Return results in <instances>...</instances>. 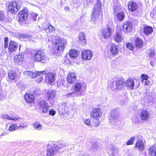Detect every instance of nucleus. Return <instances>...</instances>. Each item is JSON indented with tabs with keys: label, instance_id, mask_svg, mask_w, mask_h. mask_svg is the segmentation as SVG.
Wrapping results in <instances>:
<instances>
[{
	"label": "nucleus",
	"instance_id": "obj_1",
	"mask_svg": "<svg viewBox=\"0 0 156 156\" xmlns=\"http://www.w3.org/2000/svg\"><path fill=\"white\" fill-rule=\"evenodd\" d=\"M47 43L49 47H52L54 50L55 53H58V52L62 51L67 42L63 39L51 36Z\"/></svg>",
	"mask_w": 156,
	"mask_h": 156
},
{
	"label": "nucleus",
	"instance_id": "obj_2",
	"mask_svg": "<svg viewBox=\"0 0 156 156\" xmlns=\"http://www.w3.org/2000/svg\"><path fill=\"white\" fill-rule=\"evenodd\" d=\"M108 83L112 89L121 90L125 86V80L123 78L115 77L109 81Z\"/></svg>",
	"mask_w": 156,
	"mask_h": 156
},
{
	"label": "nucleus",
	"instance_id": "obj_3",
	"mask_svg": "<svg viewBox=\"0 0 156 156\" xmlns=\"http://www.w3.org/2000/svg\"><path fill=\"white\" fill-rule=\"evenodd\" d=\"M65 145L63 144H58L52 146L48 145L47 150V156H53L59 151H63L65 149Z\"/></svg>",
	"mask_w": 156,
	"mask_h": 156
},
{
	"label": "nucleus",
	"instance_id": "obj_4",
	"mask_svg": "<svg viewBox=\"0 0 156 156\" xmlns=\"http://www.w3.org/2000/svg\"><path fill=\"white\" fill-rule=\"evenodd\" d=\"M101 11V2L100 1H98L95 4L93 9L91 21L94 23L100 20L101 17L102 18V15L100 16V13Z\"/></svg>",
	"mask_w": 156,
	"mask_h": 156
},
{
	"label": "nucleus",
	"instance_id": "obj_5",
	"mask_svg": "<svg viewBox=\"0 0 156 156\" xmlns=\"http://www.w3.org/2000/svg\"><path fill=\"white\" fill-rule=\"evenodd\" d=\"M74 92L76 94V97H80L82 94L83 90L87 87V85L83 83L77 82L73 86Z\"/></svg>",
	"mask_w": 156,
	"mask_h": 156
},
{
	"label": "nucleus",
	"instance_id": "obj_6",
	"mask_svg": "<svg viewBox=\"0 0 156 156\" xmlns=\"http://www.w3.org/2000/svg\"><path fill=\"white\" fill-rule=\"evenodd\" d=\"M46 73V72L45 71L38 72L37 73V72L35 71L32 72L30 71H27L23 72V74L24 75H28L33 78L37 77L38 76H40L37 80V81L38 83L42 80L43 79L42 75L45 74Z\"/></svg>",
	"mask_w": 156,
	"mask_h": 156
},
{
	"label": "nucleus",
	"instance_id": "obj_7",
	"mask_svg": "<svg viewBox=\"0 0 156 156\" xmlns=\"http://www.w3.org/2000/svg\"><path fill=\"white\" fill-rule=\"evenodd\" d=\"M34 58L35 61L41 62L43 63H45L48 59L45 54L42 50L36 52L34 56Z\"/></svg>",
	"mask_w": 156,
	"mask_h": 156
},
{
	"label": "nucleus",
	"instance_id": "obj_8",
	"mask_svg": "<svg viewBox=\"0 0 156 156\" xmlns=\"http://www.w3.org/2000/svg\"><path fill=\"white\" fill-rule=\"evenodd\" d=\"M21 3L20 2H11L7 5L8 10L11 13H15L20 10Z\"/></svg>",
	"mask_w": 156,
	"mask_h": 156
},
{
	"label": "nucleus",
	"instance_id": "obj_9",
	"mask_svg": "<svg viewBox=\"0 0 156 156\" xmlns=\"http://www.w3.org/2000/svg\"><path fill=\"white\" fill-rule=\"evenodd\" d=\"M119 117V111L118 109L115 108L112 110L111 112V116L109 122L112 125L116 122Z\"/></svg>",
	"mask_w": 156,
	"mask_h": 156
},
{
	"label": "nucleus",
	"instance_id": "obj_10",
	"mask_svg": "<svg viewBox=\"0 0 156 156\" xmlns=\"http://www.w3.org/2000/svg\"><path fill=\"white\" fill-rule=\"evenodd\" d=\"M139 116L141 120L146 121L150 118V113L146 109H143L140 112Z\"/></svg>",
	"mask_w": 156,
	"mask_h": 156
},
{
	"label": "nucleus",
	"instance_id": "obj_11",
	"mask_svg": "<svg viewBox=\"0 0 156 156\" xmlns=\"http://www.w3.org/2000/svg\"><path fill=\"white\" fill-rule=\"evenodd\" d=\"M39 110L43 113H47L48 111L49 106L45 100L39 101L38 102Z\"/></svg>",
	"mask_w": 156,
	"mask_h": 156
},
{
	"label": "nucleus",
	"instance_id": "obj_12",
	"mask_svg": "<svg viewBox=\"0 0 156 156\" xmlns=\"http://www.w3.org/2000/svg\"><path fill=\"white\" fill-rule=\"evenodd\" d=\"M112 29L107 25L106 28H103L101 30V35L105 39H107L111 36Z\"/></svg>",
	"mask_w": 156,
	"mask_h": 156
},
{
	"label": "nucleus",
	"instance_id": "obj_13",
	"mask_svg": "<svg viewBox=\"0 0 156 156\" xmlns=\"http://www.w3.org/2000/svg\"><path fill=\"white\" fill-rule=\"evenodd\" d=\"M27 10L25 9H23L19 13L17 20L18 21L25 20L27 19Z\"/></svg>",
	"mask_w": 156,
	"mask_h": 156
},
{
	"label": "nucleus",
	"instance_id": "obj_14",
	"mask_svg": "<svg viewBox=\"0 0 156 156\" xmlns=\"http://www.w3.org/2000/svg\"><path fill=\"white\" fill-rule=\"evenodd\" d=\"M76 74L73 72H69L66 78L67 83L70 84H72L76 80Z\"/></svg>",
	"mask_w": 156,
	"mask_h": 156
},
{
	"label": "nucleus",
	"instance_id": "obj_15",
	"mask_svg": "<svg viewBox=\"0 0 156 156\" xmlns=\"http://www.w3.org/2000/svg\"><path fill=\"white\" fill-rule=\"evenodd\" d=\"M133 29V24L132 22L127 21L125 22L122 26V30L126 33L130 31Z\"/></svg>",
	"mask_w": 156,
	"mask_h": 156
},
{
	"label": "nucleus",
	"instance_id": "obj_16",
	"mask_svg": "<svg viewBox=\"0 0 156 156\" xmlns=\"http://www.w3.org/2000/svg\"><path fill=\"white\" fill-rule=\"evenodd\" d=\"M92 56L93 53L90 50H85L82 51V56L83 59L90 60Z\"/></svg>",
	"mask_w": 156,
	"mask_h": 156
},
{
	"label": "nucleus",
	"instance_id": "obj_17",
	"mask_svg": "<svg viewBox=\"0 0 156 156\" xmlns=\"http://www.w3.org/2000/svg\"><path fill=\"white\" fill-rule=\"evenodd\" d=\"M24 58V55L23 53H20L15 56L14 58V61L19 65H21Z\"/></svg>",
	"mask_w": 156,
	"mask_h": 156
},
{
	"label": "nucleus",
	"instance_id": "obj_18",
	"mask_svg": "<svg viewBox=\"0 0 156 156\" xmlns=\"http://www.w3.org/2000/svg\"><path fill=\"white\" fill-rule=\"evenodd\" d=\"M8 49L9 52L12 53L16 51L18 48V44L14 41H11L9 44Z\"/></svg>",
	"mask_w": 156,
	"mask_h": 156
},
{
	"label": "nucleus",
	"instance_id": "obj_19",
	"mask_svg": "<svg viewBox=\"0 0 156 156\" xmlns=\"http://www.w3.org/2000/svg\"><path fill=\"white\" fill-rule=\"evenodd\" d=\"M55 74L52 73H49L45 75V78L46 81H48V83L51 85L55 80Z\"/></svg>",
	"mask_w": 156,
	"mask_h": 156
},
{
	"label": "nucleus",
	"instance_id": "obj_20",
	"mask_svg": "<svg viewBox=\"0 0 156 156\" xmlns=\"http://www.w3.org/2000/svg\"><path fill=\"white\" fill-rule=\"evenodd\" d=\"M119 153L118 149L112 145L110 146V148L108 151L110 156H116Z\"/></svg>",
	"mask_w": 156,
	"mask_h": 156
},
{
	"label": "nucleus",
	"instance_id": "obj_21",
	"mask_svg": "<svg viewBox=\"0 0 156 156\" xmlns=\"http://www.w3.org/2000/svg\"><path fill=\"white\" fill-rule=\"evenodd\" d=\"M101 115V110L99 108L94 109L91 113V117L95 119H99Z\"/></svg>",
	"mask_w": 156,
	"mask_h": 156
},
{
	"label": "nucleus",
	"instance_id": "obj_22",
	"mask_svg": "<svg viewBox=\"0 0 156 156\" xmlns=\"http://www.w3.org/2000/svg\"><path fill=\"white\" fill-rule=\"evenodd\" d=\"M138 7V5L136 2L130 1L128 3V8L130 11L132 12L136 11Z\"/></svg>",
	"mask_w": 156,
	"mask_h": 156
},
{
	"label": "nucleus",
	"instance_id": "obj_23",
	"mask_svg": "<svg viewBox=\"0 0 156 156\" xmlns=\"http://www.w3.org/2000/svg\"><path fill=\"white\" fill-rule=\"evenodd\" d=\"M8 75V77L10 79L14 80L15 81H17L19 79V76L17 75L16 73L14 71H9Z\"/></svg>",
	"mask_w": 156,
	"mask_h": 156
},
{
	"label": "nucleus",
	"instance_id": "obj_24",
	"mask_svg": "<svg viewBox=\"0 0 156 156\" xmlns=\"http://www.w3.org/2000/svg\"><path fill=\"white\" fill-rule=\"evenodd\" d=\"M118 46L114 44L110 45V51L111 54L113 56L117 55L119 52Z\"/></svg>",
	"mask_w": 156,
	"mask_h": 156
},
{
	"label": "nucleus",
	"instance_id": "obj_25",
	"mask_svg": "<svg viewBox=\"0 0 156 156\" xmlns=\"http://www.w3.org/2000/svg\"><path fill=\"white\" fill-rule=\"evenodd\" d=\"M136 140L135 147H138L140 151H143L145 147L144 142L142 140L140 139L138 136V138Z\"/></svg>",
	"mask_w": 156,
	"mask_h": 156
},
{
	"label": "nucleus",
	"instance_id": "obj_26",
	"mask_svg": "<svg viewBox=\"0 0 156 156\" xmlns=\"http://www.w3.org/2000/svg\"><path fill=\"white\" fill-rule=\"evenodd\" d=\"M125 84L129 89L133 90L134 86V80L133 78L128 79L126 82Z\"/></svg>",
	"mask_w": 156,
	"mask_h": 156
},
{
	"label": "nucleus",
	"instance_id": "obj_27",
	"mask_svg": "<svg viewBox=\"0 0 156 156\" xmlns=\"http://www.w3.org/2000/svg\"><path fill=\"white\" fill-rule=\"evenodd\" d=\"M143 32L147 35L151 34L153 31L152 27L150 26H145L143 28Z\"/></svg>",
	"mask_w": 156,
	"mask_h": 156
},
{
	"label": "nucleus",
	"instance_id": "obj_28",
	"mask_svg": "<svg viewBox=\"0 0 156 156\" xmlns=\"http://www.w3.org/2000/svg\"><path fill=\"white\" fill-rule=\"evenodd\" d=\"M135 46L138 48H141L143 45V41L139 37L136 38L135 40Z\"/></svg>",
	"mask_w": 156,
	"mask_h": 156
},
{
	"label": "nucleus",
	"instance_id": "obj_29",
	"mask_svg": "<svg viewBox=\"0 0 156 156\" xmlns=\"http://www.w3.org/2000/svg\"><path fill=\"white\" fill-rule=\"evenodd\" d=\"M1 118L3 119H6L9 120H13L14 121L19 120L20 119V117H11L6 114H2L1 115Z\"/></svg>",
	"mask_w": 156,
	"mask_h": 156
},
{
	"label": "nucleus",
	"instance_id": "obj_30",
	"mask_svg": "<svg viewBox=\"0 0 156 156\" xmlns=\"http://www.w3.org/2000/svg\"><path fill=\"white\" fill-rule=\"evenodd\" d=\"M56 92L52 90H48L47 93V96L49 99H53L55 97Z\"/></svg>",
	"mask_w": 156,
	"mask_h": 156
},
{
	"label": "nucleus",
	"instance_id": "obj_31",
	"mask_svg": "<svg viewBox=\"0 0 156 156\" xmlns=\"http://www.w3.org/2000/svg\"><path fill=\"white\" fill-rule=\"evenodd\" d=\"M24 98L27 102L30 103L33 102L34 100V97L31 94H26L24 96Z\"/></svg>",
	"mask_w": 156,
	"mask_h": 156
},
{
	"label": "nucleus",
	"instance_id": "obj_32",
	"mask_svg": "<svg viewBox=\"0 0 156 156\" xmlns=\"http://www.w3.org/2000/svg\"><path fill=\"white\" fill-rule=\"evenodd\" d=\"M114 37V40L117 42H121L123 39L121 34L119 32H116Z\"/></svg>",
	"mask_w": 156,
	"mask_h": 156
},
{
	"label": "nucleus",
	"instance_id": "obj_33",
	"mask_svg": "<svg viewBox=\"0 0 156 156\" xmlns=\"http://www.w3.org/2000/svg\"><path fill=\"white\" fill-rule=\"evenodd\" d=\"M78 38L79 41L82 42V44H86L85 36L84 33L81 32L79 34Z\"/></svg>",
	"mask_w": 156,
	"mask_h": 156
},
{
	"label": "nucleus",
	"instance_id": "obj_34",
	"mask_svg": "<svg viewBox=\"0 0 156 156\" xmlns=\"http://www.w3.org/2000/svg\"><path fill=\"white\" fill-rule=\"evenodd\" d=\"M78 51L76 50H71L69 52V57L73 59L76 58L78 55Z\"/></svg>",
	"mask_w": 156,
	"mask_h": 156
},
{
	"label": "nucleus",
	"instance_id": "obj_35",
	"mask_svg": "<svg viewBox=\"0 0 156 156\" xmlns=\"http://www.w3.org/2000/svg\"><path fill=\"white\" fill-rule=\"evenodd\" d=\"M20 37L24 41H27L28 40H30L32 38V37L30 34H21Z\"/></svg>",
	"mask_w": 156,
	"mask_h": 156
},
{
	"label": "nucleus",
	"instance_id": "obj_36",
	"mask_svg": "<svg viewBox=\"0 0 156 156\" xmlns=\"http://www.w3.org/2000/svg\"><path fill=\"white\" fill-rule=\"evenodd\" d=\"M149 150V154L150 155L152 156H155V153L156 152V147L154 146L150 147Z\"/></svg>",
	"mask_w": 156,
	"mask_h": 156
},
{
	"label": "nucleus",
	"instance_id": "obj_37",
	"mask_svg": "<svg viewBox=\"0 0 156 156\" xmlns=\"http://www.w3.org/2000/svg\"><path fill=\"white\" fill-rule=\"evenodd\" d=\"M118 20L120 21H122L125 18L124 13L123 12H119L116 15Z\"/></svg>",
	"mask_w": 156,
	"mask_h": 156
},
{
	"label": "nucleus",
	"instance_id": "obj_38",
	"mask_svg": "<svg viewBox=\"0 0 156 156\" xmlns=\"http://www.w3.org/2000/svg\"><path fill=\"white\" fill-rule=\"evenodd\" d=\"M138 138V136H136L131 138L129 140L127 141L126 144L128 145H132L133 144L134 141Z\"/></svg>",
	"mask_w": 156,
	"mask_h": 156
},
{
	"label": "nucleus",
	"instance_id": "obj_39",
	"mask_svg": "<svg viewBox=\"0 0 156 156\" xmlns=\"http://www.w3.org/2000/svg\"><path fill=\"white\" fill-rule=\"evenodd\" d=\"M34 126L35 129L37 130H40L42 129L41 124L38 122L35 123L34 124Z\"/></svg>",
	"mask_w": 156,
	"mask_h": 156
},
{
	"label": "nucleus",
	"instance_id": "obj_40",
	"mask_svg": "<svg viewBox=\"0 0 156 156\" xmlns=\"http://www.w3.org/2000/svg\"><path fill=\"white\" fill-rule=\"evenodd\" d=\"M18 128V126L16 124L12 123L9 127V131H12Z\"/></svg>",
	"mask_w": 156,
	"mask_h": 156
},
{
	"label": "nucleus",
	"instance_id": "obj_41",
	"mask_svg": "<svg viewBox=\"0 0 156 156\" xmlns=\"http://www.w3.org/2000/svg\"><path fill=\"white\" fill-rule=\"evenodd\" d=\"M99 146L96 143H93L91 146V149L95 151L99 149Z\"/></svg>",
	"mask_w": 156,
	"mask_h": 156
},
{
	"label": "nucleus",
	"instance_id": "obj_42",
	"mask_svg": "<svg viewBox=\"0 0 156 156\" xmlns=\"http://www.w3.org/2000/svg\"><path fill=\"white\" fill-rule=\"evenodd\" d=\"M155 54V51L154 50L152 49H150L149 50L148 54V56L149 57L153 58Z\"/></svg>",
	"mask_w": 156,
	"mask_h": 156
},
{
	"label": "nucleus",
	"instance_id": "obj_43",
	"mask_svg": "<svg viewBox=\"0 0 156 156\" xmlns=\"http://www.w3.org/2000/svg\"><path fill=\"white\" fill-rule=\"evenodd\" d=\"M5 13L2 11H0V21L4 20L5 18Z\"/></svg>",
	"mask_w": 156,
	"mask_h": 156
},
{
	"label": "nucleus",
	"instance_id": "obj_44",
	"mask_svg": "<svg viewBox=\"0 0 156 156\" xmlns=\"http://www.w3.org/2000/svg\"><path fill=\"white\" fill-rule=\"evenodd\" d=\"M126 46L127 48L131 51L133 50L134 49V47L132 44L129 42L126 44Z\"/></svg>",
	"mask_w": 156,
	"mask_h": 156
},
{
	"label": "nucleus",
	"instance_id": "obj_45",
	"mask_svg": "<svg viewBox=\"0 0 156 156\" xmlns=\"http://www.w3.org/2000/svg\"><path fill=\"white\" fill-rule=\"evenodd\" d=\"M74 96H76V94L74 92L68 93L65 95L66 97L68 98L73 97Z\"/></svg>",
	"mask_w": 156,
	"mask_h": 156
},
{
	"label": "nucleus",
	"instance_id": "obj_46",
	"mask_svg": "<svg viewBox=\"0 0 156 156\" xmlns=\"http://www.w3.org/2000/svg\"><path fill=\"white\" fill-rule=\"evenodd\" d=\"M83 121L85 125L88 126H90V119H84L83 120Z\"/></svg>",
	"mask_w": 156,
	"mask_h": 156
},
{
	"label": "nucleus",
	"instance_id": "obj_47",
	"mask_svg": "<svg viewBox=\"0 0 156 156\" xmlns=\"http://www.w3.org/2000/svg\"><path fill=\"white\" fill-rule=\"evenodd\" d=\"M48 29L49 32H52L55 30V28L51 25H50L48 26V28H47L46 31H47Z\"/></svg>",
	"mask_w": 156,
	"mask_h": 156
},
{
	"label": "nucleus",
	"instance_id": "obj_48",
	"mask_svg": "<svg viewBox=\"0 0 156 156\" xmlns=\"http://www.w3.org/2000/svg\"><path fill=\"white\" fill-rule=\"evenodd\" d=\"M8 38L6 37L4 38V47L5 48H7L8 47Z\"/></svg>",
	"mask_w": 156,
	"mask_h": 156
},
{
	"label": "nucleus",
	"instance_id": "obj_49",
	"mask_svg": "<svg viewBox=\"0 0 156 156\" xmlns=\"http://www.w3.org/2000/svg\"><path fill=\"white\" fill-rule=\"evenodd\" d=\"M141 78H142L143 80H147L148 79L149 76L146 74H142L141 76Z\"/></svg>",
	"mask_w": 156,
	"mask_h": 156
},
{
	"label": "nucleus",
	"instance_id": "obj_50",
	"mask_svg": "<svg viewBox=\"0 0 156 156\" xmlns=\"http://www.w3.org/2000/svg\"><path fill=\"white\" fill-rule=\"evenodd\" d=\"M95 123L94 125V126L95 127L98 126L100 122V121L98 119H96L94 121Z\"/></svg>",
	"mask_w": 156,
	"mask_h": 156
},
{
	"label": "nucleus",
	"instance_id": "obj_51",
	"mask_svg": "<svg viewBox=\"0 0 156 156\" xmlns=\"http://www.w3.org/2000/svg\"><path fill=\"white\" fill-rule=\"evenodd\" d=\"M131 119L132 121L135 123L137 122L139 120L138 117L136 116L132 117Z\"/></svg>",
	"mask_w": 156,
	"mask_h": 156
},
{
	"label": "nucleus",
	"instance_id": "obj_52",
	"mask_svg": "<svg viewBox=\"0 0 156 156\" xmlns=\"http://www.w3.org/2000/svg\"><path fill=\"white\" fill-rule=\"evenodd\" d=\"M27 124H23L21 126H20L18 127V128L20 129H23V128H27Z\"/></svg>",
	"mask_w": 156,
	"mask_h": 156
},
{
	"label": "nucleus",
	"instance_id": "obj_53",
	"mask_svg": "<svg viewBox=\"0 0 156 156\" xmlns=\"http://www.w3.org/2000/svg\"><path fill=\"white\" fill-rule=\"evenodd\" d=\"M55 111L53 109H51L49 111V115H51L54 116L55 114Z\"/></svg>",
	"mask_w": 156,
	"mask_h": 156
},
{
	"label": "nucleus",
	"instance_id": "obj_54",
	"mask_svg": "<svg viewBox=\"0 0 156 156\" xmlns=\"http://www.w3.org/2000/svg\"><path fill=\"white\" fill-rule=\"evenodd\" d=\"M32 16H33V19L34 20H36L37 17V14L36 13H33L32 15Z\"/></svg>",
	"mask_w": 156,
	"mask_h": 156
},
{
	"label": "nucleus",
	"instance_id": "obj_55",
	"mask_svg": "<svg viewBox=\"0 0 156 156\" xmlns=\"http://www.w3.org/2000/svg\"><path fill=\"white\" fill-rule=\"evenodd\" d=\"M150 81L149 80H146V81L144 82L145 84L146 85H147L150 83Z\"/></svg>",
	"mask_w": 156,
	"mask_h": 156
},
{
	"label": "nucleus",
	"instance_id": "obj_56",
	"mask_svg": "<svg viewBox=\"0 0 156 156\" xmlns=\"http://www.w3.org/2000/svg\"><path fill=\"white\" fill-rule=\"evenodd\" d=\"M93 0H86V1L89 3H91L93 2Z\"/></svg>",
	"mask_w": 156,
	"mask_h": 156
},
{
	"label": "nucleus",
	"instance_id": "obj_57",
	"mask_svg": "<svg viewBox=\"0 0 156 156\" xmlns=\"http://www.w3.org/2000/svg\"><path fill=\"white\" fill-rule=\"evenodd\" d=\"M150 64L152 66H153L154 65V63H153V61H151L150 62Z\"/></svg>",
	"mask_w": 156,
	"mask_h": 156
},
{
	"label": "nucleus",
	"instance_id": "obj_58",
	"mask_svg": "<svg viewBox=\"0 0 156 156\" xmlns=\"http://www.w3.org/2000/svg\"><path fill=\"white\" fill-rule=\"evenodd\" d=\"M113 9H114L115 11L116 12L117 11V10L116 9H115V7H114L113 8Z\"/></svg>",
	"mask_w": 156,
	"mask_h": 156
},
{
	"label": "nucleus",
	"instance_id": "obj_59",
	"mask_svg": "<svg viewBox=\"0 0 156 156\" xmlns=\"http://www.w3.org/2000/svg\"><path fill=\"white\" fill-rule=\"evenodd\" d=\"M66 63H69L70 62H69L68 61V62H66Z\"/></svg>",
	"mask_w": 156,
	"mask_h": 156
}]
</instances>
